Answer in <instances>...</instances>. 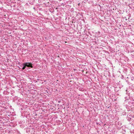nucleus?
<instances>
[{
  "instance_id": "1",
  "label": "nucleus",
  "mask_w": 134,
  "mask_h": 134,
  "mask_svg": "<svg viewBox=\"0 0 134 134\" xmlns=\"http://www.w3.org/2000/svg\"><path fill=\"white\" fill-rule=\"evenodd\" d=\"M23 67L22 68L23 70H24L26 68V67L31 68H32V64L31 63L26 62L23 64Z\"/></svg>"
},
{
  "instance_id": "2",
  "label": "nucleus",
  "mask_w": 134,
  "mask_h": 134,
  "mask_svg": "<svg viewBox=\"0 0 134 134\" xmlns=\"http://www.w3.org/2000/svg\"><path fill=\"white\" fill-rule=\"evenodd\" d=\"M24 51H25V52L26 53H27L28 52V50L26 49H24Z\"/></svg>"
},
{
  "instance_id": "3",
  "label": "nucleus",
  "mask_w": 134,
  "mask_h": 134,
  "mask_svg": "<svg viewBox=\"0 0 134 134\" xmlns=\"http://www.w3.org/2000/svg\"><path fill=\"white\" fill-rule=\"evenodd\" d=\"M80 3H79V4H78V5H80Z\"/></svg>"
}]
</instances>
